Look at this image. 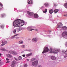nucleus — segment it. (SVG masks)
<instances>
[{
	"instance_id": "1",
	"label": "nucleus",
	"mask_w": 67,
	"mask_h": 67,
	"mask_svg": "<svg viewBox=\"0 0 67 67\" xmlns=\"http://www.w3.org/2000/svg\"><path fill=\"white\" fill-rule=\"evenodd\" d=\"M25 24L24 22L22 20L20 19H17L15 20L13 23V25L14 26H16L18 27H20V24H21L22 26L23 25Z\"/></svg>"
},
{
	"instance_id": "2",
	"label": "nucleus",
	"mask_w": 67,
	"mask_h": 67,
	"mask_svg": "<svg viewBox=\"0 0 67 67\" xmlns=\"http://www.w3.org/2000/svg\"><path fill=\"white\" fill-rule=\"evenodd\" d=\"M60 51V49H55L53 50L52 49L50 48V53H53L55 54H57L58 52H59Z\"/></svg>"
},
{
	"instance_id": "3",
	"label": "nucleus",
	"mask_w": 67,
	"mask_h": 67,
	"mask_svg": "<svg viewBox=\"0 0 67 67\" xmlns=\"http://www.w3.org/2000/svg\"><path fill=\"white\" fill-rule=\"evenodd\" d=\"M62 36L64 38L67 39V32L64 31L62 34Z\"/></svg>"
},
{
	"instance_id": "4",
	"label": "nucleus",
	"mask_w": 67,
	"mask_h": 67,
	"mask_svg": "<svg viewBox=\"0 0 67 67\" xmlns=\"http://www.w3.org/2000/svg\"><path fill=\"white\" fill-rule=\"evenodd\" d=\"M43 49V51L42 52V53H46L49 51L48 48L46 47H45Z\"/></svg>"
},
{
	"instance_id": "5",
	"label": "nucleus",
	"mask_w": 67,
	"mask_h": 67,
	"mask_svg": "<svg viewBox=\"0 0 67 67\" xmlns=\"http://www.w3.org/2000/svg\"><path fill=\"white\" fill-rule=\"evenodd\" d=\"M38 65V61H36L32 63V65L34 66H36Z\"/></svg>"
},
{
	"instance_id": "6",
	"label": "nucleus",
	"mask_w": 67,
	"mask_h": 67,
	"mask_svg": "<svg viewBox=\"0 0 67 67\" xmlns=\"http://www.w3.org/2000/svg\"><path fill=\"white\" fill-rule=\"evenodd\" d=\"M57 26H58L57 28H62L63 26V25L62 23H59L57 24Z\"/></svg>"
},
{
	"instance_id": "7",
	"label": "nucleus",
	"mask_w": 67,
	"mask_h": 67,
	"mask_svg": "<svg viewBox=\"0 0 67 67\" xmlns=\"http://www.w3.org/2000/svg\"><path fill=\"white\" fill-rule=\"evenodd\" d=\"M27 13L30 16H32L34 14L33 13H32L29 11H27Z\"/></svg>"
},
{
	"instance_id": "8",
	"label": "nucleus",
	"mask_w": 67,
	"mask_h": 67,
	"mask_svg": "<svg viewBox=\"0 0 67 67\" xmlns=\"http://www.w3.org/2000/svg\"><path fill=\"white\" fill-rule=\"evenodd\" d=\"M27 29L28 30H29V31H31L33 30H35V29H33L32 27V26H30L29 27H28Z\"/></svg>"
},
{
	"instance_id": "9",
	"label": "nucleus",
	"mask_w": 67,
	"mask_h": 67,
	"mask_svg": "<svg viewBox=\"0 0 67 67\" xmlns=\"http://www.w3.org/2000/svg\"><path fill=\"white\" fill-rule=\"evenodd\" d=\"M28 3L31 4H32L33 3V2L32 0H28Z\"/></svg>"
},
{
	"instance_id": "10",
	"label": "nucleus",
	"mask_w": 67,
	"mask_h": 67,
	"mask_svg": "<svg viewBox=\"0 0 67 67\" xmlns=\"http://www.w3.org/2000/svg\"><path fill=\"white\" fill-rule=\"evenodd\" d=\"M6 55L7 56V57L9 58H11L13 57L10 54H7Z\"/></svg>"
},
{
	"instance_id": "11",
	"label": "nucleus",
	"mask_w": 67,
	"mask_h": 67,
	"mask_svg": "<svg viewBox=\"0 0 67 67\" xmlns=\"http://www.w3.org/2000/svg\"><path fill=\"white\" fill-rule=\"evenodd\" d=\"M2 43H3V44H1V46H3L6 44L7 43V41H5L3 42V41H2Z\"/></svg>"
},
{
	"instance_id": "12",
	"label": "nucleus",
	"mask_w": 67,
	"mask_h": 67,
	"mask_svg": "<svg viewBox=\"0 0 67 67\" xmlns=\"http://www.w3.org/2000/svg\"><path fill=\"white\" fill-rule=\"evenodd\" d=\"M34 17L35 18H37L38 17V15L37 14H34Z\"/></svg>"
},
{
	"instance_id": "13",
	"label": "nucleus",
	"mask_w": 67,
	"mask_h": 67,
	"mask_svg": "<svg viewBox=\"0 0 67 67\" xmlns=\"http://www.w3.org/2000/svg\"><path fill=\"white\" fill-rule=\"evenodd\" d=\"M54 12L53 10L52 9H51L49 10V12L50 14H52Z\"/></svg>"
},
{
	"instance_id": "14",
	"label": "nucleus",
	"mask_w": 67,
	"mask_h": 67,
	"mask_svg": "<svg viewBox=\"0 0 67 67\" xmlns=\"http://www.w3.org/2000/svg\"><path fill=\"white\" fill-rule=\"evenodd\" d=\"M18 35V34H16L14 35L13 36H12L10 38V39H13L15 38V37H16V36H17Z\"/></svg>"
},
{
	"instance_id": "15",
	"label": "nucleus",
	"mask_w": 67,
	"mask_h": 67,
	"mask_svg": "<svg viewBox=\"0 0 67 67\" xmlns=\"http://www.w3.org/2000/svg\"><path fill=\"white\" fill-rule=\"evenodd\" d=\"M18 54V53L15 52V51H13V55H17Z\"/></svg>"
},
{
	"instance_id": "16",
	"label": "nucleus",
	"mask_w": 67,
	"mask_h": 67,
	"mask_svg": "<svg viewBox=\"0 0 67 67\" xmlns=\"http://www.w3.org/2000/svg\"><path fill=\"white\" fill-rule=\"evenodd\" d=\"M32 41L33 42H36L37 41V40H36V38H33L32 40Z\"/></svg>"
},
{
	"instance_id": "17",
	"label": "nucleus",
	"mask_w": 67,
	"mask_h": 67,
	"mask_svg": "<svg viewBox=\"0 0 67 67\" xmlns=\"http://www.w3.org/2000/svg\"><path fill=\"white\" fill-rule=\"evenodd\" d=\"M51 59L52 60H55L56 59L55 57L54 56H51Z\"/></svg>"
},
{
	"instance_id": "18",
	"label": "nucleus",
	"mask_w": 67,
	"mask_h": 67,
	"mask_svg": "<svg viewBox=\"0 0 67 67\" xmlns=\"http://www.w3.org/2000/svg\"><path fill=\"white\" fill-rule=\"evenodd\" d=\"M44 5H45L46 7H47L49 6V5L47 3H45Z\"/></svg>"
},
{
	"instance_id": "19",
	"label": "nucleus",
	"mask_w": 67,
	"mask_h": 67,
	"mask_svg": "<svg viewBox=\"0 0 67 67\" xmlns=\"http://www.w3.org/2000/svg\"><path fill=\"white\" fill-rule=\"evenodd\" d=\"M32 53H30V54H29L26 55L27 57H29V56H31L32 55Z\"/></svg>"
},
{
	"instance_id": "20",
	"label": "nucleus",
	"mask_w": 67,
	"mask_h": 67,
	"mask_svg": "<svg viewBox=\"0 0 67 67\" xmlns=\"http://www.w3.org/2000/svg\"><path fill=\"white\" fill-rule=\"evenodd\" d=\"M5 16V14H1V16L2 18H3Z\"/></svg>"
},
{
	"instance_id": "21",
	"label": "nucleus",
	"mask_w": 67,
	"mask_h": 67,
	"mask_svg": "<svg viewBox=\"0 0 67 67\" xmlns=\"http://www.w3.org/2000/svg\"><path fill=\"white\" fill-rule=\"evenodd\" d=\"M59 11L58 9H56L54 10V12L55 13H57Z\"/></svg>"
},
{
	"instance_id": "22",
	"label": "nucleus",
	"mask_w": 67,
	"mask_h": 67,
	"mask_svg": "<svg viewBox=\"0 0 67 67\" xmlns=\"http://www.w3.org/2000/svg\"><path fill=\"white\" fill-rule=\"evenodd\" d=\"M8 52L10 54H13V51H8Z\"/></svg>"
},
{
	"instance_id": "23",
	"label": "nucleus",
	"mask_w": 67,
	"mask_h": 67,
	"mask_svg": "<svg viewBox=\"0 0 67 67\" xmlns=\"http://www.w3.org/2000/svg\"><path fill=\"white\" fill-rule=\"evenodd\" d=\"M15 63H16V61H14L12 62V64L15 65Z\"/></svg>"
},
{
	"instance_id": "24",
	"label": "nucleus",
	"mask_w": 67,
	"mask_h": 67,
	"mask_svg": "<svg viewBox=\"0 0 67 67\" xmlns=\"http://www.w3.org/2000/svg\"><path fill=\"white\" fill-rule=\"evenodd\" d=\"M0 27H1L2 29H3L4 27V25H3V24H2L1 25Z\"/></svg>"
},
{
	"instance_id": "25",
	"label": "nucleus",
	"mask_w": 67,
	"mask_h": 67,
	"mask_svg": "<svg viewBox=\"0 0 67 67\" xmlns=\"http://www.w3.org/2000/svg\"><path fill=\"white\" fill-rule=\"evenodd\" d=\"M62 28L63 30H65L67 29V27L65 26H64Z\"/></svg>"
},
{
	"instance_id": "26",
	"label": "nucleus",
	"mask_w": 67,
	"mask_h": 67,
	"mask_svg": "<svg viewBox=\"0 0 67 67\" xmlns=\"http://www.w3.org/2000/svg\"><path fill=\"white\" fill-rule=\"evenodd\" d=\"M1 50L2 51H7V50L5 48H2L1 49Z\"/></svg>"
},
{
	"instance_id": "27",
	"label": "nucleus",
	"mask_w": 67,
	"mask_h": 67,
	"mask_svg": "<svg viewBox=\"0 0 67 67\" xmlns=\"http://www.w3.org/2000/svg\"><path fill=\"white\" fill-rule=\"evenodd\" d=\"M64 7H65L67 9V3H65L64 4Z\"/></svg>"
},
{
	"instance_id": "28",
	"label": "nucleus",
	"mask_w": 67,
	"mask_h": 67,
	"mask_svg": "<svg viewBox=\"0 0 67 67\" xmlns=\"http://www.w3.org/2000/svg\"><path fill=\"white\" fill-rule=\"evenodd\" d=\"M26 51H28V52H32V50L29 49H27L26 50Z\"/></svg>"
},
{
	"instance_id": "29",
	"label": "nucleus",
	"mask_w": 67,
	"mask_h": 67,
	"mask_svg": "<svg viewBox=\"0 0 67 67\" xmlns=\"http://www.w3.org/2000/svg\"><path fill=\"white\" fill-rule=\"evenodd\" d=\"M19 44H22L23 43V41H20L19 42Z\"/></svg>"
},
{
	"instance_id": "30",
	"label": "nucleus",
	"mask_w": 67,
	"mask_h": 67,
	"mask_svg": "<svg viewBox=\"0 0 67 67\" xmlns=\"http://www.w3.org/2000/svg\"><path fill=\"white\" fill-rule=\"evenodd\" d=\"M47 11V9H46L44 11H43V12L44 13H46Z\"/></svg>"
},
{
	"instance_id": "31",
	"label": "nucleus",
	"mask_w": 67,
	"mask_h": 67,
	"mask_svg": "<svg viewBox=\"0 0 67 67\" xmlns=\"http://www.w3.org/2000/svg\"><path fill=\"white\" fill-rule=\"evenodd\" d=\"M35 60V58H32L31 59V61H33Z\"/></svg>"
},
{
	"instance_id": "32",
	"label": "nucleus",
	"mask_w": 67,
	"mask_h": 67,
	"mask_svg": "<svg viewBox=\"0 0 67 67\" xmlns=\"http://www.w3.org/2000/svg\"><path fill=\"white\" fill-rule=\"evenodd\" d=\"M16 32V30H14L13 31V33L14 34H16L15 33Z\"/></svg>"
},
{
	"instance_id": "33",
	"label": "nucleus",
	"mask_w": 67,
	"mask_h": 67,
	"mask_svg": "<svg viewBox=\"0 0 67 67\" xmlns=\"http://www.w3.org/2000/svg\"><path fill=\"white\" fill-rule=\"evenodd\" d=\"M64 53L65 55H67V49L65 51V52H64Z\"/></svg>"
},
{
	"instance_id": "34",
	"label": "nucleus",
	"mask_w": 67,
	"mask_h": 67,
	"mask_svg": "<svg viewBox=\"0 0 67 67\" xmlns=\"http://www.w3.org/2000/svg\"><path fill=\"white\" fill-rule=\"evenodd\" d=\"M22 59V58L20 56L19 57V60H20L21 59Z\"/></svg>"
},
{
	"instance_id": "35",
	"label": "nucleus",
	"mask_w": 67,
	"mask_h": 67,
	"mask_svg": "<svg viewBox=\"0 0 67 67\" xmlns=\"http://www.w3.org/2000/svg\"><path fill=\"white\" fill-rule=\"evenodd\" d=\"M21 47L23 48H24L25 47V46L24 45H23L21 46Z\"/></svg>"
},
{
	"instance_id": "36",
	"label": "nucleus",
	"mask_w": 67,
	"mask_h": 67,
	"mask_svg": "<svg viewBox=\"0 0 67 67\" xmlns=\"http://www.w3.org/2000/svg\"><path fill=\"white\" fill-rule=\"evenodd\" d=\"M28 65L27 64H25L24 65V67H27V66Z\"/></svg>"
},
{
	"instance_id": "37",
	"label": "nucleus",
	"mask_w": 67,
	"mask_h": 67,
	"mask_svg": "<svg viewBox=\"0 0 67 67\" xmlns=\"http://www.w3.org/2000/svg\"><path fill=\"white\" fill-rule=\"evenodd\" d=\"M14 59H15V60L16 61H18V60L17 59V58H16L15 57H14Z\"/></svg>"
},
{
	"instance_id": "38",
	"label": "nucleus",
	"mask_w": 67,
	"mask_h": 67,
	"mask_svg": "<svg viewBox=\"0 0 67 67\" xmlns=\"http://www.w3.org/2000/svg\"><path fill=\"white\" fill-rule=\"evenodd\" d=\"M15 66V65L12 64V65L11 66V67H14Z\"/></svg>"
},
{
	"instance_id": "39",
	"label": "nucleus",
	"mask_w": 67,
	"mask_h": 67,
	"mask_svg": "<svg viewBox=\"0 0 67 67\" xmlns=\"http://www.w3.org/2000/svg\"><path fill=\"white\" fill-rule=\"evenodd\" d=\"M22 30V28H19V29H18V30Z\"/></svg>"
},
{
	"instance_id": "40",
	"label": "nucleus",
	"mask_w": 67,
	"mask_h": 67,
	"mask_svg": "<svg viewBox=\"0 0 67 67\" xmlns=\"http://www.w3.org/2000/svg\"><path fill=\"white\" fill-rule=\"evenodd\" d=\"M0 6H1L2 7H3V5L2 3H0Z\"/></svg>"
},
{
	"instance_id": "41",
	"label": "nucleus",
	"mask_w": 67,
	"mask_h": 67,
	"mask_svg": "<svg viewBox=\"0 0 67 67\" xmlns=\"http://www.w3.org/2000/svg\"><path fill=\"white\" fill-rule=\"evenodd\" d=\"M63 16H67V14H65V15H63Z\"/></svg>"
},
{
	"instance_id": "42",
	"label": "nucleus",
	"mask_w": 67,
	"mask_h": 67,
	"mask_svg": "<svg viewBox=\"0 0 67 67\" xmlns=\"http://www.w3.org/2000/svg\"><path fill=\"white\" fill-rule=\"evenodd\" d=\"M9 62H10L9 61H8L6 62V63H9Z\"/></svg>"
},
{
	"instance_id": "43",
	"label": "nucleus",
	"mask_w": 67,
	"mask_h": 67,
	"mask_svg": "<svg viewBox=\"0 0 67 67\" xmlns=\"http://www.w3.org/2000/svg\"><path fill=\"white\" fill-rule=\"evenodd\" d=\"M22 56H23V57H25V55L24 54V55H22Z\"/></svg>"
},
{
	"instance_id": "44",
	"label": "nucleus",
	"mask_w": 67,
	"mask_h": 67,
	"mask_svg": "<svg viewBox=\"0 0 67 67\" xmlns=\"http://www.w3.org/2000/svg\"><path fill=\"white\" fill-rule=\"evenodd\" d=\"M9 59H8V58H6V60L9 61Z\"/></svg>"
},
{
	"instance_id": "45",
	"label": "nucleus",
	"mask_w": 67,
	"mask_h": 67,
	"mask_svg": "<svg viewBox=\"0 0 67 67\" xmlns=\"http://www.w3.org/2000/svg\"><path fill=\"white\" fill-rule=\"evenodd\" d=\"M67 57V55H66L64 56V58H66Z\"/></svg>"
},
{
	"instance_id": "46",
	"label": "nucleus",
	"mask_w": 67,
	"mask_h": 67,
	"mask_svg": "<svg viewBox=\"0 0 67 67\" xmlns=\"http://www.w3.org/2000/svg\"><path fill=\"white\" fill-rule=\"evenodd\" d=\"M65 46H67V42L65 43Z\"/></svg>"
},
{
	"instance_id": "47",
	"label": "nucleus",
	"mask_w": 67,
	"mask_h": 67,
	"mask_svg": "<svg viewBox=\"0 0 67 67\" xmlns=\"http://www.w3.org/2000/svg\"><path fill=\"white\" fill-rule=\"evenodd\" d=\"M38 67H42V66L41 65H39L38 66Z\"/></svg>"
},
{
	"instance_id": "48",
	"label": "nucleus",
	"mask_w": 67,
	"mask_h": 67,
	"mask_svg": "<svg viewBox=\"0 0 67 67\" xmlns=\"http://www.w3.org/2000/svg\"><path fill=\"white\" fill-rule=\"evenodd\" d=\"M35 31H38V30H37V29H36Z\"/></svg>"
},
{
	"instance_id": "49",
	"label": "nucleus",
	"mask_w": 67,
	"mask_h": 67,
	"mask_svg": "<svg viewBox=\"0 0 67 67\" xmlns=\"http://www.w3.org/2000/svg\"><path fill=\"white\" fill-rule=\"evenodd\" d=\"M18 38H19L18 37H16V39H18Z\"/></svg>"
},
{
	"instance_id": "50",
	"label": "nucleus",
	"mask_w": 67,
	"mask_h": 67,
	"mask_svg": "<svg viewBox=\"0 0 67 67\" xmlns=\"http://www.w3.org/2000/svg\"><path fill=\"white\" fill-rule=\"evenodd\" d=\"M54 6L55 7H56L57 6L56 5L54 4Z\"/></svg>"
},
{
	"instance_id": "51",
	"label": "nucleus",
	"mask_w": 67,
	"mask_h": 67,
	"mask_svg": "<svg viewBox=\"0 0 67 67\" xmlns=\"http://www.w3.org/2000/svg\"><path fill=\"white\" fill-rule=\"evenodd\" d=\"M1 55H2V54L1 53H0V56L1 57Z\"/></svg>"
},
{
	"instance_id": "52",
	"label": "nucleus",
	"mask_w": 67,
	"mask_h": 67,
	"mask_svg": "<svg viewBox=\"0 0 67 67\" xmlns=\"http://www.w3.org/2000/svg\"><path fill=\"white\" fill-rule=\"evenodd\" d=\"M49 32H51V30H49Z\"/></svg>"
},
{
	"instance_id": "53",
	"label": "nucleus",
	"mask_w": 67,
	"mask_h": 67,
	"mask_svg": "<svg viewBox=\"0 0 67 67\" xmlns=\"http://www.w3.org/2000/svg\"><path fill=\"white\" fill-rule=\"evenodd\" d=\"M29 59H27V61H29Z\"/></svg>"
},
{
	"instance_id": "54",
	"label": "nucleus",
	"mask_w": 67,
	"mask_h": 67,
	"mask_svg": "<svg viewBox=\"0 0 67 67\" xmlns=\"http://www.w3.org/2000/svg\"><path fill=\"white\" fill-rule=\"evenodd\" d=\"M1 64V62H0V64Z\"/></svg>"
},
{
	"instance_id": "55",
	"label": "nucleus",
	"mask_w": 67,
	"mask_h": 67,
	"mask_svg": "<svg viewBox=\"0 0 67 67\" xmlns=\"http://www.w3.org/2000/svg\"><path fill=\"white\" fill-rule=\"evenodd\" d=\"M0 62H1V60H0Z\"/></svg>"
}]
</instances>
